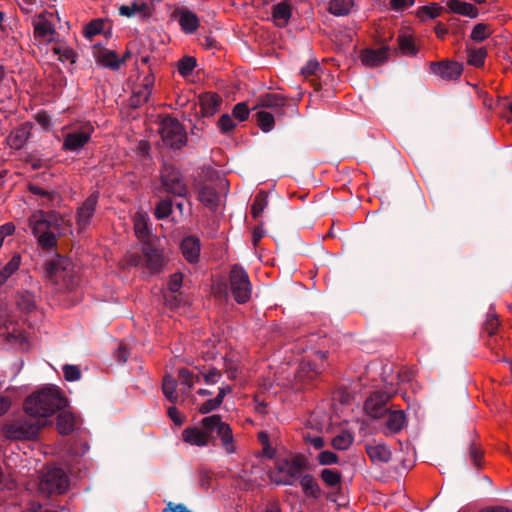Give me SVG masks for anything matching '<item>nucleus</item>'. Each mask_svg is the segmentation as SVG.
Returning <instances> with one entry per match:
<instances>
[{"label":"nucleus","mask_w":512,"mask_h":512,"mask_svg":"<svg viewBox=\"0 0 512 512\" xmlns=\"http://www.w3.org/2000/svg\"><path fill=\"white\" fill-rule=\"evenodd\" d=\"M221 440L223 449L227 454L236 451L233 433L230 425L222 421L221 416L211 415L201 420L200 426H190L183 429L181 438L184 443L195 447H206L213 441V433Z\"/></svg>","instance_id":"obj_1"},{"label":"nucleus","mask_w":512,"mask_h":512,"mask_svg":"<svg viewBox=\"0 0 512 512\" xmlns=\"http://www.w3.org/2000/svg\"><path fill=\"white\" fill-rule=\"evenodd\" d=\"M65 219L55 212L43 210L34 211L28 218V226L37 240V244L44 250H50L57 244V235L64 232Z\"/></svg>","instance_id":"obj_2"},{"label":"nucleus","mask_w":512,"mask_h":512,"mask_svg":"<svg viewBox=\"0 0 512 512\" xmlns=\"http://www.w3.org/2000/svg\"><path fill=\"white\" fill-rule=\"evenodd\" d=\"M67 404L61 389L50 385L29 395L24 402V409L32 417H49L64 409Z\"/></svg>","instance_id":"obj_3"},{"label":"nucleus","mask_w":512,"mask_h":512,"mask_svg":"<svg viewBox=\"0 0 512 512\" xmlns=\"http://www.w3.org/2000/svg\"><path fill=\"white\" fill-rule=\"evenodd\" d=\"M305 459L302 456L279 458L271 472V480L278 485H293L302 475Z\"/></svg>","instance_id":"obj_4"},{"label":"nucleus","mask_w":512,"mask_h":512,"mask_svg":"<svg viewBox=\"0 0 512 512\" xmlns=\"http://www.w3.org/2000/svg\"><path fill=\"white\" fill-rule=\"evenodd\" d=\"M229 288L235 301L244 304L251 298L252 285L247 272L239 265H233L229 274Z\"/></svg>","instance_id":"obj_5"},{"label":"nucleus","mask_w":512,"mask_h":512,"mask_svg":"<svg viewBox=\"0 0 512 512\" xmlns=\"http://www.w3.org/2000/svg\"><path fill=\"white\" fill-rule=\"evenodd\" d=\"M45 275L52 283L68 286L73 278L72 264L58 256L46 263Z\"/></svg>","instance_id":"obj_6"},{"label":"nucleus","mask_w":512,"mask_h":512,"mask_svg":"<svg viewBox=\"0 0 512 512\" xmlns=\"http://www.w3.org/2000/svg\"><path fill=\"white\" fill-rule=\"evenodd\" d=\"M68 477L60 468L48 469L41 477L39 491L43 494H61L68 488Z\"/></svg>","instance_id":"obj_7"},{"label":"nucleus","mask_w":512,"mask_h":512,"mask_svg":"<svg viewBox=\"0 0 512 512\" xmlns=\"http://www.w3.org/2000/svg\"><path fill=\"white\" fill-rule=\"evenodd\" d=\"M160 135L163 142L171 148H180L185 144L186 133L179 121L166 117L161 122Z\"/></svg>","instance_id":"obj_8"},{"label":"nucleus","mask_w":512,"mask_h":512,"mask_svg":"<svg viewBox=\"0 0 512 512\" xmlns=\"http://www.w3.org/2000/svg\"><path fill=\"white\" fill-rule=\"evenodd\" d=\"M40 425L33 419H16L4 426L3 432L9 439H33L38 435Z\"/></svg>","instance_id":"obj_9"},{"label":"nucleus","mask_w":512,"mask_h":512,"mask_svg":"<svg viewBox=\"0 0 512 512\" xmlns=\"http://www.w3.org/2000/svg\"><path fill=\"white\" fill-rule=\"evenodd\" d=\"M161 182L166 193L184 197L188 192L181 173L171 165H164L161 171Z\"/></svg>","instance_id":"obj_10"},{"label":"nucleus","mask_w":512,"mask_h":512,"mask_svg":"<svg viewBox=\"0 0 512 512\" xmlns=\"http://www.w3.org/2000/svg\"><path fill=\"white\" fill-rule=\"evenodd\" d=\"M94 128L91 124H85L79 129H74L65 134L62 149L70 152L80 151L91 139Z\"/></svg>","instance_id":"obj_11"},{"label":"nucleus","mask_w":512,"mask_h":512,"mask_svg":"<svg viewBox=\"0 0 512 512\" xmlns=\"http://www.w3.org/2000/svg\"><path fill=\"white\" fill-rule=\"evenodd\" d=\"M98 193L91 194L77 209L76 222L79 230H85L96 212Z\"/></svg>","instance_id":"obj_12"},{"label":"nucleus","mask_w":512,"mask_h":512,"mask_svg":"<svg viewBox=\"0 0 512 512\" xmlns=\"http://www.w3.org/2000/svg\"><path fill=\"white\" fill-rule=\"evenodd\" d=\"M431 71L445 81L457 80L462 72V64L454 61L432 62Z\"/></svg>","instance_id":"obj_13"},{"label":"nucleus","mask_w":512,"mask_h":512,"mask_svg":"<svg viewBox=\"0 0 512 512\" xmlns=\"http://www.w3.org/2000/svg\"><path fill=\"white\" fill-rule=\"evenodd\" d=\"M154 81V76L147 74L143 77L141 83L135 85L130 98L132 107H139L148 101L152 93Z\"/></svg>","instance_id":"obj_14"},{"label":"nucleus","mask_w":512,"mask_h":512,"mask_svg":"<svg viewBox=\"0 0 512 512\" xmlns=\"http://www.w3.org/2000/svg\"><path fill=\"white\" fill-rule=\"evenodd\" d=\"M143 252L146 258V266L151 271H159L167 262V257L162 250L155 247L150 242H145L143 245Z\"/></svg>","instance_id":"obj_15"},{"label":"nucleus","mask_w":512,"mask_h":512,"mask_svg":"<svg viewBox=\"0 0 512 512\" xmlns=\"http://www.w3.org/2000/svg\"><path fill=\"white\" fill-rule=\"evenodd\" d=\"M34 37L47 42L53 41L56 33L54 25L44 15H39L33 20Z\"/></svg>","instance_id":"obj_16"},{"label":"nucleus","mask_w":512,"mask_h":512,"mask_svg":"<svg viewBox=\"0 0 512 512\" xmlns=\"http://www.w3.org/2000/svg\"><path fill=\"white\" fill-rule=\"evenodd\" d=\"M181 29L188 34L195 32L199 27V18L187 8H179L175 11Z\"/></svg>","instance_id":"obj_17"},{"label":"nucleus","mask_w":512,"mask_h":512,"mask_svg":"<svg viewBox=\"0 0 512 512\" xmlns=\"http://www.w3.org/2000/svg\"><path fill=\"white\" fill-rule=\"evenodd\" d=\"M201 113L205 117L213 116L220 110L222 99L216 93H205L199 98Z\"/></svg>","instance_id":"obj_18"},{"label":"nucleus","mask_w":512,"mask_h":512,"mask_svg":"<svg viewBox=\"0 0 512 512\" xmlns=\"http://www.w3.org/2000/svg\"><path fill=\"white\" fill-rule=\"evenodd\" d=\"M365 450L374 463H387L392 458L391 450L383 443L367 444Z\"/></svg>","instance_id":"obj_19"},{"label":"nucleus","mask_w":512,"mask_h":512,"mask_svg":"<svg viewBox=\"0 0 512 512\" xmlns=\"http://www.w3.org/2000/svg\"><path fill=\"white\" fill-rule=\"evenodd\" d=\"M184 258L190 263H196L200 256V241L194 236L184 238L180 245Z\"/></svg>","instance_id":"obj_20"},{"label":"nucleus","mask_w":512,"mask_h":512,"mask_svg":"<svg viewBox=\"0 0 512 512\" xmlns=\"http://www.w3.org/2000/svg\"><path fill=\"white\" fill-rule=\"evenodd\" d=\"M388 399L383 394L376 393L365 402V410L373 418H380L386 413L385 403Z\"/></svg>","instance_id":"obj_21"},{"label":"nucleus","mask_w":512,"mask_h":512,"mask_svg":"<svg viewBox=\"0 0 512 512\" xmlns=\"http://www.w3.org/2000/svg\"><path fill=\"white\" fill-rule=\"evenodd\" d=\"M30 128V124L25 123L11 131L7 137L8 145L15 150L23 148L30 136Z\"/></svg>","instance_id":"obj_22"},{"label":"nucleus","mask_w":512,"mask_h":512,"mask_svg":"<svg viewBox=\"0 0 512 512\" xmlns=\"http://www.w3.org/2000/svg\"><path fill=\"white\" fill-rule=\"evenodd\" d=\"M449 12L466 16L469 18H476L479 14L477 7L473 4L461 0H446L445 1Z\"/></svg>","instance_id":"obj_23"},{"label":"nucleus","mask_w":512,"mask_h":512,"mask_svg":"<svg viewBox=\"0 0 512 512\" xmlns=\"http://www.w3.org/2000/svg\"><path fill=\"white\" fill-rule=\"evenodd\" d=\"M388 58V49L385 47L373 50L367 49L362 52L361 61L368 67H376L383 64Z\"/></svg>","instance_id":"obj_24"},{"label":"nucleus","mask_w":512,"mask_h":512,"mask_svg":"<svg viewBox=\"0 0 512 512\" xmlns=\"http://www.w3.org/2000/svg\"><path fill=\"white\" fill-rule=\"evenodd\" d=\"M285 98L276 93H266L257 98V103L253 109L256 108H268L277 110L285 105Z\"/></svg>","instance_id":"obj_25"},{"label":"nucleus","mask_w":512,"mask_h":512,"mask_svg":"<svg viewBox=\"0 0 512 512\" xmlns=\"http://www.w3.org/2000/svg\"><path fill=\"white\" fill-rule=\"evenodd\" d=\"M272 17L277 26L284 27L291 17L290 5L285 1L276 4L273 7Z\"/></svg>","instance_id":"obj_26"},{"label":"nucleus","mask_w":512,"mask_h":512,"mask_svg":"<svg viewBox=\"0 0 512 512\" xmlns=\"http://www.w3.org/2000/svg\"><path fill=\"white\" fill-rule=\"evenodd\" d=\"M123 62L124 59H119L112 50H101L97 54V63L112 70H117Z\"/></svg>","instance_id":"obj_27"},{"label":"nucleus","mask_w":512,"mask_h":512,"mask_svg":"<svg viewBox=\"0 0 512 512\" xmlns=\"http://www.w3.org/2000/svg\"><path fill=\"white\" fill-rule=\"evenodd\" d=\"M406 417L403 411H390L387 413L386 429L388 433L399 432L405 424Z\"/></svg>","instance_id":"obj_28"},{"label":"nucleus","mask_w":512,"mask_h":512,"mask_svg":"<svg viewBox=\"0 0 512 512\" xmlns=\"http://www.w3.org/2000/svg\"><path fill=\"white\" fill-rule=\"evenodd\" d=\"M134 231L138 239L143 242L149 238L148 217L144 213H136L134 216Z\"/></svg>","instance_id":"obj_29"},{"label":"nucleus","mask_w":512,"mask_h":512,"mask_svg":"<svg viewBox=\"0 0 512 512\" xmlns=\"http://www.w3.org/2000/svg\"><path fill=\"white\" fill-rule=\"evenodd\" d=\"M199 200L208 208L214 209L219 204V196L214 188L203 186L199 190Z\"/></svg>","instance_id":"obj_30"},{"label":"nucleus","mask_w":512,"mask_h":512,"mask_svg":"<svg viewBox=\"0 0 512 512\" xmlns=\"http://www.w3.org/2000/svg\"><path fill=\"white\" fill-rule=\"evenodd\" d=\"M56 425L60 434L67 435L74 430V416L70 412H60L57 417Z\"/></svg>","instance_id":"obj_31"},{"label":"nucleus","mask_w":512,"mask_h":512,"mask_svg":"<svg viewBox=\"0 0 512 512\" xmlns=\"http://www.w3.org/2000/svg\"><path fill=\"white\" fill-rule=\"evenodd\" d=\"M20 263L21 256L19 254L13 255L9 262L0 270V286L19 269Z\"/></svg>","instance_id":"obj_32"},{"label":"nucleus","mask_w":512,"mask_h":512,"mask_svg":"<svg viewBox=\"0 0 512 512\" xmlns=\"http://www.w3.org/2000/svg\"><path fill=\"white\" fill-rule=\"evenodd\" d=\"M353 4V0H331L329 12L335 16H345L350 12Z\"/></svg>","instance_id":"obj_33"},{"label":"nucleus","mask_w":512,"mask_h":512,"mask_svg":"<svg viewBox=\"0 0 512 512\" xmlns=\"http://www.w3.org/2000/svg\"><path fill=\"white\" fill-rule=\"evenodd\" d=\"M354 437L348 431H342L332 439V446L336 450L344 451L347 450L353 443Z\"/></svg>","instance_id":"obj_34"},{"label":"nucleus","mask_w":512,"mask_h":512,"mask_svg":"<svg viewBox=\"0 0 512 512\" xmlns=\"http://www.w3.org/2000/svg\"><path fill=\"white\" fill-rule=\"evenodd\" d=\"M54 54L58 55V59L62 62H69L71 64L76 61V54L67 45L59 43L53 47Z\"/></svg>","instance_id":"obj_35"},{"label":"nucleus","mask_w":512,"mask_h":512,"mask_svg":"<svg viewBox=\"0 0 512 512\" xmlns=\"http://www.w3.org/2000/svg\"><path fill=\"white\" fill-rule=\"evenodd\" d=\"M178 377L180 380V384L183 386V389L185 391H189L193 387V385L199 382L200 380L198 374L195 375L186 368L179 369Z\"/></svg>","instance_id":"obj_36"},{"label":"nucleus","mask_w":512,"mask_h":512,"mask_svg":"<svg viewBox=\"0 0 512 512\" xmlns=\"http://www.w3.org/2000/svg\"><path fill=\"white\" fill-rule=\"evenodd\" d=\"M268 205V197L265 192H259L253 201L251 207V214L254 218H258L262 215L263 211Z\"/></svg>","instance_id":"obj_37"},{"label":"nucleus","mask_w":512,"mask_h":512,"mask_svg":"<svg viewBox=\"0 0 512 512\" xmlns=\"http://www.w3.org/2000/svg\"><path fill=\"white\" fill-rule=\"evenodd\" d=\"M176 386H177L176 380L173 377H171L169 375L164 377L163 384H162V390H163L164 395L170 402H176L178 399V394L176 392Z\"/></svg>","instance_id":"obj_38"},{"label":"nucleus","mask_w":512,"mask_h":512,"mask_svg":"<svg viewBox=\"0 0 512 512\" xmlns=\"http://www.w3.org/2000/svg\"><path fill=\"white\" fill-rule=\"evenodd\" d=\"M442 11V7L437 3H432L428 6H423L418 9L417 16L422 20H428L436 18L440 15V12Z\"/></svg>","instance_id":"obj_39"},{"label":"nucleus","mask_w":512,"mask_h":512,"mask_svg":"<svg viewBox=\"0 0 512 512\" xmlns=\"http://www.w3.org/2000/svg\"><path fill=\"white\" fill-rule=\"evenodd\" d=\"M257 124L260 129L264 132H269L274 127V116L264 110H260L256 113Z\"/></svg>","instance_id":"obj_40"},{"label":"nucleus","mask_w":512,"mask_h":512,"mask_svg":"<svg viewBox=\"0 0 512 512\" xmlns=\"http://www.w3.org/2000/svg\"><path fill=\"white\" fill-rule=\"evenodd\" d=\"M300 479V484L304 490V492L309 495V496H313V497H316L319 493V488H318V485L317 483L315 482V479L313 476L307 474V475H304L299 478Z\"/></svg>","instance_id":"obj_41"},{"label":"nucleus","mask_w":512,"mask_h":512,"mask_svg":"<svg viewBox=\"0 0 512 512\" xmlns=\"http://www.w3.org/2000/svg\"><path fill=\"white\" fill-rule=\"evenodd\" d=\"M18 305L24 311H32L36 307V297L33 293L25 291L19 295Z\"/></svg>","instance_id":"obj_42"},{"label":"nucleus","mask_w":512,"mask_h":512,"mask_svg":"<svg viewBox=\"0 0 512 512\" xmlns=\"http://www.w3.org/2000/svg\"><path fill=\"white\" fill-rule=\"evenodd\" d=\"M320 476L323 482L330 487L337 486L341 481V473L329 468L323 469Z\"/></svg>","instance_id":"obj_43"},{"label":"nucleus","mask_w":512,"mask_h":512,"mask_svg":"<svg viewBox=\"0 0 512 512\" xmlns=\"http://www.w3.org/2000/svg\"><path fill=\"white\" fill-rule=\"evenodd\" d=\"M172 212V201L169 199H162L158 202L155 208V216L158 219L167 218Z\"/></svg>","instance_id":"obj_44"},{"label":"nucleus","mask_w":512,"mask_h":512,"mask_svg":"<svg viewBox=\"0 0 512 512\" xmlns=\"http://www.w3.org/2000/svg\"><path fill=\"white\" fill-rule=\"evenodd\" d=\"M490 35L489 27L486 24L479 23L474 26L471 32V39L477 42H481L488 38Z\"/></svg>","instance_id":"obj_45"},{"label":"nucleus","mask_w":512,"mask_h":512,"mask_svg":"<svg viewBox=\"0 0 512 512\" xmlns=\"http://www.w3.org/2000/svg\"><path fill=\"white\" fill-rule=\"evenodd\" d=\"M196 66V60L193 57H184L178 62V71L182 76H188Z\"/></svg>","instance_id":"obj_46"},{"label":"nucleus","mask_w":512,"mask_h":512,"mask_svg":"<svg viewBox=\"0 0 512 512\" xmlns=\"http://www.w3.org/2000/svg\"><path fill=\"white\" fill-rule=\"evenodd\" d=\"M485 57L486 51L484 49H474L469 51L467 61L469 64L479 67L484 64Z\"/></svg>","instance_id":"obj_47"},{"label":"nucleus","mask_w":512,"mask_h":512,"mask_svg":"<svg viewBox=\"0 0 512 512\" xmlns=\"http://www.w3.org/2000/svg\"><path fill=\"white\" fill-rule=\"evenodd\" d=\"M399 48L403 54L406 55H414L416 53V49L411 37L402 35L399 37Z\"/></svg>","instance_id":"obj_48"},{"label":"nucleus","mask_w":512,"mask_h":512,"mask_svg":"<svg viewBox=\"0 0 512 512\" xmlns=\"http://www.w3.org/2000/svg\"><path fill=\"white\" fill-rule=\"evenodd\" d=\"M64 378L67 381H77L81 377V371L76 365H64L63 367Z\"/></svg>","instance_id":"obj_49"},{"label":"nucleus","mask_w":512,"mask_h":512,"mask_svg":"<svg viewBox=\"0 0 512 512\" xmlns=\"http://www.w3.org/2000/svg\"><path fill=\"white\" fill-rule=\"evenodd\" d=\"M224 366L228 377L230 379H235L239 370L238 361L233 358L226 357L224 359Z\"/></svg>","instance_id":"obj_50"},{"label":"nucleus","mask_w":512,"mask_h":512,"mask_svg":"<svg viewBox=\"0 0 512 512\" xmlns=\"http://www.w3.org/2000/svg\"><path fill=\"white\" fill-rule=\"evenodd\" d=\"M218 127L221 132L227 133L235 127V123L229 114H223L218 120Z\"/></svg>","instance_id":"obj_51"},{"label":"nucleus","mask_w":512,"mask_h":512,"mask_svg":"<svg viewBox=\"0 0 512 512\" xmlns=\"http://www.w3.org/2000/svg\"><path fill=\"white\" fill-rule=\"evenodd\" d=\"M232 113L239 121H244L249 116V108L246 103L241 102L234 106Z\"/></svg>","instance_id":"obj_52"},{"label":"nucleus","mask_w":512,"mask_h":512,"mask_svg":"<svg viewBox=\"0 0 512 512\" xmlns=\"http://www.w3.org/2000/svg\"><path fill=\"white\" fill-rule=\"evenodd\" d=\"M321 465H331L338 462V456L329 450L322 451L318 456Z\"/></svg>","instance_id":"obj_53"},{"label":"nucleus","mask_w":512,"mask_h":512,"mask_svg":"<svg viewBox=\"0 0 512 512\" xmlns=\"http://www.w3.org/2000/svg\"><path fill=\"white\" fill-rule=\"evenodd\" d=\"M258 440L263 446V452L265 455L272 457L274 454L273 448L269 444V435L265 431H261L258 433Z\"/></svg>","instance_id":"obj_54"},{"label":"nucleus","mask_w":512,"mask_h":512,"mask_svg":"<svg viewBox=\"0 0 512 512\" xmlns=\"http://www.w3.org/2000/svg\"><path fill=\"white\" fill-rule=\"evenodd\" d=\"M222 375L219 370L216 368H213L209 370L208 372L203 373L204 381L207 384H216L220 381Z\"/></svg>","instance_id":"obj_55"},{"label":"nucleus","mask_w":512,"mask_h":512,"mask_svg":"<svg viewBox=\"0 0 512 512\" xmlns=\"http://www.w3.org/2000/svg\"><path fill=\"white\" fill-rule=\"evenodd\" d=\"M183 276L181 273H174L168 283L171 292H177L182 286Z\"/></svg>","instance_id":"obj_56"},{"label":"nucleus","mask_w":512,"mask_h":512,"mask_svg":"<svg viewBox=\"0 0 512 512\" xmlns=\"http://www.w3.org/2000/svg\"><path fill=\"white\" fill-rule=\"evenodd\" d=\"M102 23L100 21H92L85 28V36L92 38L101 31Z\"/></svg>","instance_id":"obj_57"},{"label":"nucleus","mask_w":512,"mask_h":512,"mask_svg":"<svg viewBox=\"0 0 512 512\" xmlns=\"http://www.w3.org/2000/svg\"><path fill=\"white\" fill-rule=\"evenodd\" d=\"M318 69L319 63L317 61L311 60L301 69V74L307 78L314 75Z\"/></svg>","instance_id":"obj_58"},{"label":"nucleus","mask_w":512,"mask_h":512,"mask_svg":"<svg viewBox=\"0 0 512 512\" xmlns=\"http://www.w3.org/2000/svg\"><path fill=\"white\" fill-rule=\"evenodd\" d=\"M220 407L219 403L215 399H209L199 407V412L201 414H207L215 409Z\"/></svg>","instance_id":"obj_59"},{"label":"nucleus","mask_w":512,"mask_h":512,"mask_svg":"<svg viewBox=\"0 0 512 512\" xmlns=\"http://www.w3.org/2000/svg\"><path fill=\"white\" fill-rule=\"evenodd\" d=\"M140 10H141L140 6L136 3H133L132 5L121 6L119 9V12L123 16L131 17V16L135 15V13Z\"/></svg>","instance_id":"obj_60"},{"label":"nucleus","mask_w":512,"mask_h":512,"mask_svg":"<svg viewBox=\"0 0 512 512\" xmlns=\"http://www.w3.org/2000/svg\"><path fill=\"white\" fill-rule=\"evenodd\" d=\"M304 440H305L306 443L310 444L315 449H321L325 445L324 439L322 437H320V436L306 435V436H304Z\"/></svg>","instance_id":"obj_61"},{"label":"nucleus","mask_w":512,"mask_h":512,"mask_svg":"<svg viewBox=\"0 0 512 512\" xmlns=\"http://www.w3.org/2000/svg\"><path fill=\"white\" fill-rule=\"evenodd\" d=\"M498 327V320L495 315H490L485 323V330L489 335H493Z\"/></svg>","instance_id":"obj_62"},{"label":"nucleus","mask_w":512,"mask_h":512,"mask_svg":"<svg viewBox=\"0 0 512 512\" xmlns=\"http://www.w3.org/2000/svg\"><path fill=\"white\" fill-rule=\"evenodd\" d=\"M35 119H36L37 123L39 125H41L44 129H49L51 127V119L46 113H44V112L38 113L35 116Z\"/></svg>","instance_id":"obj_63"},{"label":"nucleus","mask_w":512,"mask_h":512,"mask_svg":"<svg viewBox=\"0 0 512 512\" xmlns=\"http://www.w3.org/2000/svg\"><path fill=\"white\" fill-rule=\"evenodd\" d=\"M164 512H192L183 504L168 502Z\"/></svg>","instance_id":"obj_64"}]
</instances>
